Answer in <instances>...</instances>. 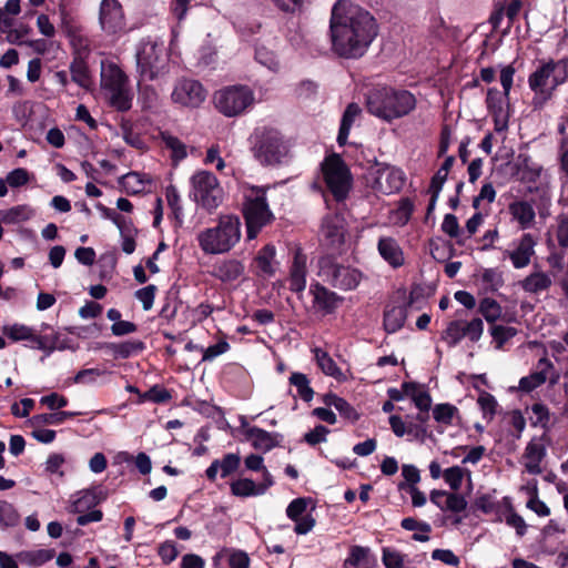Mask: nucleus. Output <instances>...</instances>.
Instances as JSON below:
<instances>
[{"instance_id": "obj_57", "label": "nucleus", "mask_w": 568, "mask_h": 568, "mask_svg": "<svg viewBox=\"0 0 568 568\" xmlns=\"http://www.w3.org/2000/svg\"><path fill=\"white\" fill-rule=\"evenodd\" d=\"M402 475L405 481L398 484L399 490L410 489V486H414L420 480L419 470L414 465H403Z\"/></svg>"}, {"instance_id": "obj_40", "label": "nucleus", "mask_w": 568, "mask_h": 568, "mask_svg": "<svg viewBox=\"0 0 568 568\" xmlns=\"http://www.w3.org/2000/svg\"><path fill=\"white\" fill-rule=\"evenodd\" d=\"M54 557V551L50 549H39L31 551H22L17 555V558L22 562L31 566H41L50 561Z\"/></svg>"}, {"instance_id": "obj_9", "label": "nucleus", "mask_w": 568, "mask_h": 568, "mask_svg": "<svg viewBox=\"0 0 568 568\" xmlns=\"http://www.w3.org/2000/svg\"><path fill=\"white\" fill-rule=\"evenodd\" d=\"M243 213L247 227V240H252L273 217L266 203L264 190L252 187L245 194Z\"/></svg>"}, {"instance_id": "obj_38", "label": "nucleus", "mask_w": 568, "mask_h": 568, "mask_svg": "<svg viewBox=\"0 0 568 568\" xmlns=\"http://www.w3.org/2000/svg\"><path fill=\"white\" fill-rule=\"evenodd\" d=\"M550 286L551 278L542 272L532 273L521 282L523 290L534 294L546 291Z\"/></svg>"}, {"instance_id": "obj_41", "label": "nucleus", "mask_w": 568, "mask_h": 568, "mask_svg": "<svg viewBox=\"0 0 568 568\" xmlns=\"http://www.w3.org/2000/svg\"><path fill=\"white\" fill-rule=\"evenodd\" d=\"M315 358L317 362L318 367L322 369V372L327 375L332 376L336 379H339L342 376V371L335 363V361L328 355L327 352L322 349L315 351Z\"/></svg>"}, {"instance_id": "obj_62", "label": "nucleus", "mask_w": 568, "mask_h": 568, "mask_svg": "<svg viewBox=\"0 0 568 568\" xmlns=\"http://www.w3.org/2000/svg\"><path fill=\"white\" fill-rule=\"evenodd\" d=\"M329 433V429L324 426V425H317L315 426L314 429L307 432L305 435H304V440L310 445V446H316L321 443H325L326 442V437Z\"/></svg>"}, {"instance_id": "obj_31", "label": "nucleus", "mask_w": 568, "mask_h": 568, "mask_svg": "<svg viewBox=\"0 0 568 568\" xmlns=\"http://www.w3.org/2000/svg\"><path fill=\"white\" fill-rule=\"evenodd\" d=\"M243 272V266L237 261H219L214 264L212 274L223 282L236 280Z\"/></svg>"}, {"instance_id": "obj_49", "label": "nucleus", "mask_w": 568, "mask_h": 568, "mask_svg": "<svg viewBox=\"0 0 568 568\" xmlns=\"http://www.w3.org/2000/svg\"><path fill=\"white\" fill-rule=\"evenodd\" d=\"M108 373V371L101 368H83L74 375L71 383L80 385H94L97 384L99 377Z\"/></svg>"}, {"instance_id": "obj_30", "label": "nucleus", "mask_w": 568, "mask_h": 568, "mask_svg": "<svg viewBox=\"0 0 568 568\" xmlns=\"http://www.w3.org/2000/svg\"><path fill=\"white\" fill-rule=\"evenodd\" d=\"M375 561L376 558L371 555L368 547L355 545L349 548L344 566L369 568L371 564H375Z\"/></svg>"}, {"instance_id": "obj_39", "label": "nucleus", "mask_w": 568, "mask_h": 568, "mask_svg": "<svg viewBox=\"0 0 568 568\" xmlns=\"http://www.w3.org/2000/svg\"><path fill=\"white\" fill-rule=\"evenodd\" d=\"M288 382L296 388L297 396L305 403H310L314 397V389L311 387L308 377L303 373H292Z\"/></svg>"}, {"instance_id": "obj_60", "label": "nucleus", "mask_w": 568, "mask_h": 568, "mask_svg": "<svg viewBox=\"0 0 568 568\" xmlns=\"http://www.w3.org/2000/svg\"><path fill=\"white\" fill-rule=\"evenodd\" d=\"M467 508V500L465 497L457 493H448L444 505V511L462 513Z\"/></svg>"}, {"instance_id": "obj_43", "label": "nucleus", "mask_w": 568, "mask_h": 568, "mask_svg": "<svg viewBox=\"0 0 568 568\" xmlns=\"http://www.w3.org/2000/svg\"><path fill=\"white\" fill-rule=\"evenodd\" d=\"M79 412H57L50 414H41L32 417V423L36 425H61L68 418L80 415Z\"/></svg>"}, {"instance_id": "obj_37", "label": "nucleus", "mask_w": 568, "mask_h": 568, "mask_svg": "<svg viewBox=\"0 0 568 568\" xmlns=\"http://www.w3.org/2000/svg\"><path fill=\"white\" fill-rule=\"evenodd\" d=\"M123 189L130 194H139L146 190L151 180L139 172H130L123 175L121 180Z\"/></svg>"}, {"instance_id": "obj_44", "label": "nucleus", "mask_w": 568, "mask_h": 568, "mask_svg": "<svg viewBox=\"0 0 568 568\" xmlns=\"http://www.w3.org/2000/svg\"><path fill=\"white\" fill-rule=\"evenodd\" d=\"M478 312L488 323H494L501 316V306L494 298L485 297L479 302Z\"/></svg>"}, {"instance_id": "obj_5", "label": "nucleus", "mask_w": 568, "mask_h": 568, "mask_svg": "<svg viewBox=\"0 0 568 568\" xmlns=\"http://www.w3.org/2000/svg\"><path fill=\"white\" fill-rule=\"evenodd\" d=\"M136 63L140 75L144 80H155L165 73L169 68V55L163 43L143 40L136 52Z\"/></svg>"}, {"instance_id": "obj_42", "label": "nucleus", "mask_w": 568, "mask_h": 568, "mask_svg": "<svg viewBox=\"0 0 568 568\" xmlns=\"http://www.w3.org/2000/svg\"><path fill=\"white\" fill-rule=\"evenodd\" d=\"M459 415L458 408L450 403H442L436 404L433 407V417L434 419L446 426L453 425V419L455 416Z\"/></svg>"}, {"instance_id": "obj_63", "label": "nucleus", "mask_w": 568, "mask_h": 568, "mask_svg": "<svg viewBox=\"0 0 568 568\" xmlns=\"http://www.w3.org/2000/svg\"><path fill=\"white\" fill-rule=\"evenodd\" d=\"M201 349L203 352L202 361L211 362L217 356L226 353L230 349V344L226 341L222 339L214 345Z\"/></svg>"}, {"instance_id": "obj_3", "label": "nucleus", "mask_w": 568, "mask_h": 568, "mask_svg": "<svg viewBox=\"0 0 568 568\" xmlns=\"http://www.w3.org/2000/svg\"><path fill=\"white\" fill-rule=\"evenodd\" d=\"M101 90L109 103L118 111H128L133 93L124 71L113 61L101 62Z\"/></svg>"}, {"instance_id": "obj_51", "label": "nucleus", "mask_w": 568, "mask_h": 568, "mask_svg": "<svg viewBox=\"0 0 568 568\" xmlns=\"http://www.w3.org/2000/svg\"><path fill=\"white\" fill-rule=\"evenodd\" d=\"M216 462L220 467V476L226 478L237 470L241 464V457L237 454L230 453L224 455L222 459H216Z\"/></svg>"}, {"instance_id": "obj_46", "label": "nucleus", "mask_w": 568, "mask_h": 568, "mask_svg": "<svg viewBox=\"0 0 568 568\" xmlns=\"http://www.w3.org/2000/svg\"><path fill=\"white\" fill-rule=\"evenodd\" d=\"M506 100L504 92L501 93L496 88L488 89L486 104L491 115L508 112L505 108Z\"/></svg>"}, {"instance_id": "obj_34", "label": "nucleus", "mask_w": 568, "mask_h": 568, "mask_svg": "<svg viewBox=\"0 0 568 568\" xmlns=\"http://www.w3.org/2000/svg\"><path fill=\"white\" fill-rule=\"evenodd\" d=\"M72 80L82 88L88 89L92 84L89 68L84 57H74L70 64Z\"/></svg>"}, {"instance_id": "obj_11", "label": "nucleus", "mask_w": 568, "mask_h": 568, "mask_svg": "<svg viewBox=\"0 0 568 568\" xmlns=\"http://www.w3.org/2000/svg\"><path fill=\"white\" fill-rule=\"evenodd\" d=\"M321 273L328 283L339 290L349 291L357 287L362 273L349 266L334 262L331 257H323L320 261Z\"/></svg>"}, {"instance_id": "obj_52", "label": "nucleus", "mask_w": 568, "mask_h": 568, "mask_svg": "<svg viewBox=\"0 0 568 568\" xmlns=\"http://www.w3.org/2000/svg\"><path fill=\"white\" fill-rule=\"evenodd\" d=\"M255 57L261 64L266 65L270 69L280 68L278 57L273 52V50L264 44L256 47Z\"/></svg>"}, {"instance_id": "obj_10", "label": "nucleus", "mask_w": 568, "mask_h": 568, "mask_svg": "<svg viewBox=\"0 0 568 568\" xmlns=\"http://www.w3.org/2000/svg\"><path fill=\"white\" fill-rule=\"evenodd\" d=\"M552 59L544 60L539 67L530 73L528 85L535 93L532 105L535 109L541 108L554 95L556 89H552L551 79L554 77Z\"/></svg>"}, {"instance_id": "obj_50", "label": "nucleus", "mask_w": 568, "mask_h": 568, "mask_svg": "<svg viewBox=\"0 0 568 568\" xmlns=\"http://www.w3.org/2000/svg\"><path fill=\"white\" fill-rule=\"evenodd\" d=\"M65 463V458L62 454L52 453L48 456L47 460L43 464V469L47 475H57L60 478L64 477V471L62 470V466Z\"/></svg>"}, {"instance_id": "obj_47", "label": "nucleus", "mask_w": 568, "mask_h": 568, "mask_svg": "<svg viewBox=\"0 0 568 568\" xmlns=\"http://www.w3.org/2000/svg\"><path fill=\"white\" fill-rule=\"evenodd\" d=\"M503 500L506 504L507 509L509 511V514L506 516V524L508 526L515 528L516 534L519 537L525 536V534L527 531V525H526L524 518L514 510V507L511 505V500L509 497H504Z\"/></svg>"}, {"instance_id": "obj_61", "label": "nucleus", "mask_w": 568, "mask_h": 568, "mask_svg": "<svg viewBox=\"0 0 568 568\" xmlns=\"http://www.w3.org/2000/svg\"><path fill=\"white\" fill-rule=\"evenodd\" d=\"M382 561L386 568H405L403 555L388 547L383 548Z\"/></svg>"}, {"instance_id": "obj_58", "label": "nucleus", "mask_w": 568, "mask_h": 568, "mask_svg": "<svg viewBox=\"0 0 568 568\" xmlns=\"http://www.w3.org/2000/svg\"><path fill=\"white\" fill-rule=\"evenodd\" d=\"M483 282L493 291H497L503 286V273L495 267L485 268L481 274Z\"/></svg>"}, {"instance_id": "obj_48", "label": "nucleus", "mask_w": 568, "mask_h": 568, "mask_svg": "<svg viewBox=\"0 0 568 568\" xmlns=\"http://www.w3.org/2000/svg\"><path fill=\"white\" fill-rule=\"evenodd\" d=\"M489 331L497 349L503 348L517 334V328L504 325H491Z\"/></svg>"}, {"instance_id": "obj_1", "label": "nucleus", "mask_w": 568, "mask_h": 568, "mask_svg": "<svg viewBox=\"0 0 568 568\" xmlns=\"http://www.w3.org/2000/svg\"><path fill=\"white\" fill-rule=\"evenodd\" d=\"M329 30L333 51L346 59L361 58L377 34L375 20L369 12L347 0H338L334 4Z\"/></svg>"}, {"instance_id": "obj_2", "label": "nucleus", "mask_w": 568, "mask_h": 568, "mask_svg": "<svg viewBox=\"0 0 568 568\" xmlns=\"http://www.w3.org/2000/svg\"><path fill=\"white\" fill-rule=\"evenodd\" d=\"M416 98L407 90L375 88L366 98L368 112L386 122L403 118L416 108Z\"/></svg>"}, {"instance_id": "obj_55", "label": "nucleus", "mask_w": 568, "mask_h": 568, "mask_svg": "<svg viewBox=\"0 0 568 568\" xmlns=\"http://www.w3.org/2000/svg\"><path fill=\"white\" fill-rule=\"evenodd\" d=\"M156 286L153 284L146 285L134 293L135 298L141 302L144 311H150L154 304Z\"/></svg>"}, {"instance_id": "obj_4", "label": "nucleus", "mask_w": 568, "mask_h": 568, "mask_svg": "<svg viewBox=\"0 0 568 568\" xmlns=\"http://www.w3.org/2000/svg\"><path fill=\"white\" fill-rule=\"evenodd\" d=\"M191 199L202 209L212 212L217 209L224 197L217 178L210 171L200 170L191 176Z\"/></svg>"}, {"instance_id": "obj_6", "label": "nucleus", "mask_w": 568, "mask_h": 568, "mask_svg": "<svg viewBox=\"0 0 568 568\" xmlns=\"http://www.w3.org/2000/svg\"><path fill=\"white\" fill-rule=\"evenodd\" d=\"M213 101L219 112L232 118L251 108L255 102V95L246 85H230L216 91Z\"/></svg>"}, {"instance_id": "obj_23", "label": "nucleus", "mask_w": 568, "mask_h": 568, "mask_svg": "<svg viewBox=\"0 0 568 568\" xmlns=\"http://www.w3.org/2000/svg\"><path fill=\"white\" fill-rule=\"evenodd\" d=\"M272 485V480L265 478V483L256 484L248 478H240L231 483L232 495L241 498L260 496Z\"/></svg>"}, {"instance_id": "obj_56", "label": "nucleus", "mask_w": 568, "mask_h": 568, "mask_svg": "<svg viewBox=\"0 0 568 568\" xmlns=\"http://www.w3.org/2000/svg\"><path fill=\"white\" fill-rule=\"evenodd\" d=\"M443 477L452 490L458 491L463 484L464 469L459 466L449 467L444 470Z\"/></svg>"}, {"instance_id": "obj_20", "label": "nucleus", "mask_w": 568, "mask_h": 568, "mask_svg": "<svg viewBox=\"0 0 568 568\" xmlns=\"http://www.w3.org/2000/svg\"><path fill=\"white\" fill-rule=\"evenodd\" d=\"M310 293L313 295V303L325 314H332L338 307V303L342 302V297L335 292L327 290L320 283H313L310 287Z\"/></svg>"}, {"instance_id": "obj_54", "label": "nucleus", "mask_w": 568, "mask_h": 568, "mask_svg": "<svg viewBox=\"0 0 568 568\" xmlns=\"http://www.w3.org/2000/svg\"><path fill=\"white\" fill-rule=\"evenodd\" d=\"M554 77L551 79L552 89H557L559 85L568 81V55L560 60H552Z\"/></svg>"}, {"instance_id": "obj_28", "label": "nucleus", "mask_w": 568, "mask_h": 568, "mask_svg": "<svg viewBox=\"0 0 568 568\" xmlns=\"http://www.w3.org/2000/svg\"><path fill=\"white\" fill-rule=\"evenodd\" d=\"M120 235L122 239V248H135V246H143L144 234L140 232L132 223L125 221H118Z\"/></svg>"}, {"instance_id": "obj_16", "label": "nucleus", "mask_w": 568, "mask_h": 568, "mask_svg": "<svg viewBox=\"0 0 568 568\" xmlns=\"http://www.w3.org/2000/svg\"><path fill=\"white\" fill-rule=\"evenodd\" d=\"M484 332V323L479 317L473 318L470 322L452 321L443 332L442 339L448 343L449 347L456 346L464 337H468L471 342H478Z\"/></svg>"}, {"instance_id": "obj_18", "label": "nucleus", "mask_w": 568, "mask_h": 568, "mask_svg": "<svg viewBox=\"0 0 568 568\" xmlns=\"http://www.w3.org/2000/svg\"><path fill=\"white\" fill-rule=\"evenodd\" d=\"M404 174L393 166H384L377 170L374 180V189L383 194H392L404 186Z\"/></svg>"}, {"instance_id": "obj_13", "label": "nucleus", "mask_w": 568, "mask_h": 568, "mask_svg": "<svg viewBox=\"0 0 568 568\" xmlns=\"http://www.w3.org/2000/svg\"><path fill=\"white\" fill-rule=\"evenodd\" d=\"M98 21L100 29L106 36L122 33L125 30L126 20L121 2L119 0H101Z\"/></svg>"}, {"instance_id": "obj_36", "label": "nucleus", "mask_w": 568, "mask_h": 568, "mask_svg": "<svg viewBox=\"0 0 568 568\" xmlns=\"http://www.w3.org/2000/svg\"><path fill=\"white\" fill-rule=\"evenodd\" d=\"M97 504L95 494L90 489L80 490L71 496L70 511L81 514Z\"/></svg>"}, {"instance_id": "obj_21", "label": "nucleus", "mask_w": 568, "mask_h": 568, "mask_svg": "<svg viewBox=\"0 0 568 568\" xmlns=\"http://www.w3.org/2000/svg\"><path fill=\"white\" fill-rule=\"evenodd\" d=\"M306 261L307 257L303 251H295V256L290 271V290L297 294L302 293L306 286Z\"/></svg>"}, {"instance_id": "obj_15", "label": "nucleus", "mask_w": 568, "mask_h": 568, "mask_svg": "<svg viewBox=\"0 0 568 568\" xmlns=\"http://www.w3.org/2000/svg\"><path fill=\"white\" fill-rule=\"evenodd\" d=\"M314 508L312 497L295 498L286 507V516L295 523L294 531L297 535H305L315 526L316 521L311 513Z\"/></svg>"}, {"instance_id": "obj_27", "label": "nucleus", "mask_w": 568, "mask_h": 568, "mask_svg": "<svg viewBox=\"0 0 568 568\" xmlns=\"http://www.w3.org/2000/svg\"><path fill=\"white\" fill-rule=\"evenodd\" d=\"M538 365L544 367L539 372H535L528 376H524L519 381V389L526 393H529L537 387L541 386L547 379V369L552 368V363L542 357L539 359Z\"/></svg>"}, {"instance_id": "obj_64", "label": "nucleus", "mask_w": 568, "mask_h": 568, "mask_svg": "<svg viewBox=\"0 0 568 568\" xmlns=\"http://www.w3.org/2000/svg\"><path fill=\"white\" fill-rule=\"evenodd\" d=\"M556 237L561 247H568V215L561 214L558 216Z\"/></svg>"}, {"instance_id": "obj_53", "label": "nucleus", "mask_w": 568, "mask_h": 568, "mask_svg": "<svg viewBox=\"0 0 568 568\" xmlns=\"http://www.w3.org/2000/svg\"><path fill=\"white\" fill-rule=\"evenodd\" d=\"M20 516L17 509L8 501H0V524L3 527H13L18 525Z\"/></svg>"}, {"instance_id": "obj_24", "label": "nucleus", "mask_w": 568, "mask_h": 568, "mask_svg": "<svg viewBox=\"0 0 568 568\" xmlns=\"http://www.w3.org/2000/svg\"><path fill=\"white\" fill-rule=\"evenodd\" d=\"M546 447L540 439L532 438L525 448L524 457L528 460L526 469L529 474L538 475L541 473L540 464L546 456Z\"/></svg>"}, {"instance_id": "obj_19", "label": "nucleus", "mask_w": 568, "mask_h": 568, "mask_svg": "<svg viewBox=\"0 0 568 568\" xmlns=\"http://www.w3.org/2000/svg\"><path fill=\"white\" fill-rule=\"evenodd\" d=\"M62 29L67 34L75 57L87 58L90 53V39L84 33V29L71 18L64 17L62 20Z\"/></svg>"}, {"instance_id": "obj_25", "label": "nucleus", "mask_w": 568, "mask_h": 568, "mask_svg": "<svg viewBox=\"0 0 568 568\" xmlns=\"http://www.w3.org/2000/svg\"><path fill=\"white\" fill-rule=\"evenodd\" d=\"M508 211L523 230L530 227L535 222V210L527 201H515L510 203Z\"/></svg>"}, {"instance_id": "obj_26", "label": "nucleus", "mask_w": 568, "mask_h": 568, "mask_svg": "<svg viewBox=\"0 0 568 568\" xmlns=\"http://www.w3.org/2000/svg\"><path fill=\"white\" fill-rule=\"evenodd\" d=\"M407 318V306H392L384 311L383 326L386 333L394 334L405 324Z\"/></svg>"}, {"instance_id": "obj_29", "label": "nucleus", "mask_w": 568, "mask_h": 568, "mask_svg": "<svg viewBox=\"0 0 568 568\" xmlns=\"http://www.w3.org/2000/svg\"><path fill=\"white\" fill-rule=\"evenodd\" d=\"M361 112H362L361 106L355 102L349 103L346 106V109L343 113V116H342L341 126H339V131H338V135H337V143L339 145H344L346 143L349 132H351V129L353 126V123H354L355 119L361 114Z\"/></svg>"}, {"instance_id": "obj_12", "label": "nucleus", "mask_w": 568, "mask_h": 568, "mask_svg": "<svg viewBox=\"0 0 568 568\" xmlns=\"http://www.w3.org/2000/svg\"><path fill=\"white\" fill-rule=\"evenodd\" d=\"M282 134L278 130L264 129L256 133L253 152L264 165H275L281 162Z\"/></svg>"}, {"instance_id": "obj_45", "label": "nucleus", "mask_w": 568, "mask_h": 568, "mask_svg": "<svg viewBox=\"0 0 568 568\" xmlns=\"http://www.w3.org/2000/svg\"><path fill=\"white\" fill-rule=\"evenodd\" d=\"M477 404L481 409L483 417L489 422L493 420L498 407V402L495 396L486 390H480Z\"/></svg>"}, {"instance_id": "obj_35", "label": "nucleus", "mask_w": 568, "mask_h": 568, "mask_svg": "<svg viewBox=\"0 0 568 568\" xmlns=\"http://www.w3.org/2000/svg\"><path fill=\"white\" fill-rule=\"evenodd\" d=\"M400 526L403 529L408 531L418 530L422 534L414 532L412 539L419 542H426L429 540V532L432 531V526L427 521L417 520L413 517H406L402 519Z\"/></svg>"}, {"instance_id": "obj_17", "label": "nucleus", "mask_w": 568, "mask_h": 568, "mask_svg": "<svg viewBox=\"0 0 568 568\" xmlns=\"http://www.w3.org/2000/svg\"><path fill=\"white\" fill-rule=\"evenodd\" d=\"M171 97L174 103L196 108L204 102L206 91L196 80L181 79L176 82Z\"/></svg>"}, {"instance_id": "obj_14", "label": "nucleus", "mask_w": 568, "mask_h": 568, "mask_svg": "<svg viewBox=\"0 0 568 568\" xmlns=\"http://www.w3.org/2000/svg\"><path fill=\"white\" fill-rule=\"evenodd\" d=\"M4 335L13 342L28 341L36 349L51 354L55 349L57 337L36 334L32 327L23 324H13L3 327Z\"/></svg>"}, {"instance_id": "obj_22", "label": "nucleus", "mask_w": 568, "mask_h": 568, "mask_svg": "<svg viewBox=\"0 0 568 568\" xmlns=\"http://www.w3.org/2000/svg\"><path fill=\"white\" fill-rule=\"evenodd\" d=\"M321 235L331 246L341 245L344 239L343 219L338 214H329L323 219Z\"/></svg>"}, {"instance_id": "obj_8", "label": "nucleus", "mask_w": 568, "mask_h": 568, "mask_svg": "<svg viewBox=\"0 0 568 568\" xmlns=\"http://www.w3.org/2000/svg\"><path fill=\"white\" fill-rule=\"evenodd\" d=\"M241 237V223L237 217H221L219 225L199 234L202 248H231Z\"/></svg>"}, {"instance_id": "obj_33", "label": "nucleus", "mask_w": 568, "mask_h": 568, "mask_svg": "<svg viewBox=\"0 0 568 568\" xmlns=\"http://www.w3.org/2000/svg\"><path fill=\"white\" fill-rule=\"evenodd\" d=\"M33 215V210L26 204L16 205L7 210H0V221L4 224H19L28 221Z\"/></svg>"}, {"instance_id": "obj_59", "label": "nucleus", "mask_w": 568, "mask_h": 568, "mask_svg": "<svg viewBox=\"0 0 568 568\" xmlns=\"http://www.w3.org/2000/svg\"><path fill=\"white\" fill-rule=\"evenodd\" d=\"M531 412L535 416V419L531 417V425L537 426L540 425L541 427H547L550 414L548 407L542 403H534L531 405Z\"/></svg>"}, {"instance_id": "obj_7", "label": "nucleus", "mask_w": 568, "mask_h": 568, "mask_svg": "<svg viewBox=\"0 0 568 568\" xmlns=\"http://www.w3.org/2000/svg\"><path fill=\"white\" fill-rule=\"evenodd\" d=\"M327 189L337 202L344 201L352 187V174L338 154H331L322 163Z\"/></svg>"}, {"instance_id": "obj_32", "label": "nucleus", "mask_w": 568, "mask_h": 568, "mask_svg": "<svg viewBox=\"0 0 568 568\" xmlns=\"http://www.w3.org/2000/svg\"><path fill=\"white\" fill-rule=\"evenodd\" d=\"M246 440L258 450L267 452L274 446V439L270 433L258 427L245 429Z\"/></svg>"}]
</instances>
